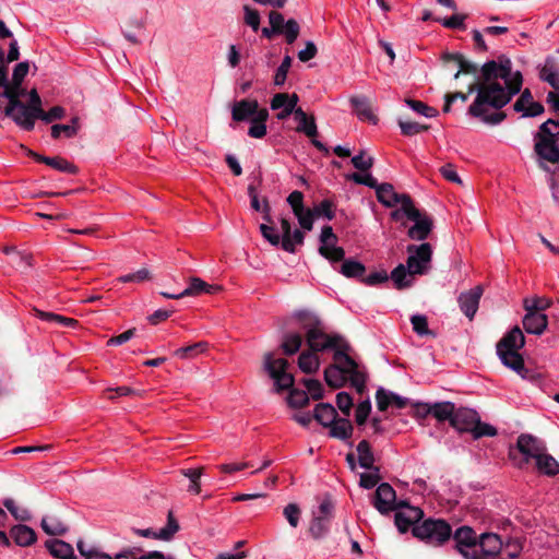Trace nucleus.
Wrapping results in <instances>:
<instances>
[{
    "label": "nucleus",
    "instance_id": "4",
    "mask_svg": "<svg viewBox=\"0 0 559 559\" xmlns=\"http://www.w3.org/2000/svg\"><path fill=\"white\" fill-rule=\"evenodd\" d=\"M525 345V337L519 326L511 329L497 344V355L501 362L522 377L527 371L519 350Z\"/></svg>",
    "mask_w": 559,
    "mask_h": 559
},
{
    "label": "nucleus",
    "instance_id": "44",
    "mask_svg": "<svg viewBox=\"0 0 559 559\" xmlns=\"http://www.w3.org/2000/svg\"><path fill=\"white\" fill-rule=\"evenodd\" d=\"M181 474L189 478L190 480V485L188 487V491L190 493H193V495H199L200 491H201V484H200V478L203 474V468L200 467V468H187V469H182L181 471Z\"/></svg>",
    "mask_w": 559,
    "mask_h": 559
},
{
    "label": "nucleus",
    "instance_id": "63",
    "mask_svg": "<svg viewBox=\"0 0 559 559\" xmlns=\"http://www.w3.org/2000/svg\"><path fill=\"white\" fill-rule=\"evenodd\" d=\"M283 514L292 527H297L300 520V509L296 503H289L284 508Z\"/></svg>",
    "mask_w": 559,
    "mask_h": 559
},
{
    "label": "nucleus",
    "instance_id": "57",
    "mask_svg": "<svg viewBox=\"0 0 559 559\" xmlns=\"http://www.w3.org/2000/svg\"><path fill=\"white\" fill-rule=\"evenodd\" d=\"M151 278L150 271L145 267L140 269L133 273H129L118 277L120 283H142Z\"/></svg>",
    "mask_w": 559,
    "mask_h": 559
},
{
    "label": "nucleus",
    "instance_id": "55",
    "mask_svg": "<svg viewBox=\"0 0 559 559\" xmlns=\"http://www.w3.org/2000/svg\"><path fill=\"white\" fill-rule=\"evenodd\" d=\"M474 439H479L481 437H495L497 435V429L486 423H481L478 417L477 424L474 426L472 432Z\"/></svg>",
    "mask_w": 559,
    "mask_h": 559
},
{
    "label": "nucleus",
    "instance_id": "39",
    "mask_svg": "<svg viewBox=\"0 0 559 559\" xmlns=\"http://www.w3.org/2000/svg\"><path fill=\"white\" fill-rule=\"evenodd\" d=\"M350 103L353 107L357 110V115L360 119L369 120L373 124L377 123V117L373 115L365 97H352Z\"/></svg>",
    "mask_w": 559,
    "mask_h": 559
},
{
    "label": "nucleus",
    "instance_id": "8",
    "mask_svg": "<svg viewBox=\"0 0 559 559\" xmlns=\"http://www.w3.org/2000/svg\"><path fill=\"white\" fill-rule=\"evenodd\" d=\"M407 267L412 274L424 275L431 269L432 248L430 243L408 245Z\"/></svg>",
    "mask_w": 559,
    "mask_h": 559
},
{
    "label": "nucleus",
    "instance_id": "23",
    "mask_svg": "<svg viewBox=\"0 0 559 559\" xmlns=\"http://www.w3.org/2000/svg\"><path fill=\"white\" fill-rule=\"evenodd\" d=\"M522 323L528 334L540 335L547 329L548 318L540 311H528L525 313Z\"/></svg>",
    "mask_w": 559,
    "mask_h": 559
},
{
    "label": "nucleus",
    "instance_id": "59",
    "mask_svg": "<svg viewBox=\"0 0 559 559\" xmlns=\"http://www.w3.org/2000/svg\"><path fill=\"white\" fill-rule=\"evenodd\" d=\"M304 385L307 389L308 396L310 395L313 400H320L323 397L324 389L319 380L305 379Z\"/></svg>",
    "mask_w": 559,
    "mask_h": 559
},
{
    "label": "nucleus",
    "instance_id": "40",
    "mask_svg": "<svg viewBox=\"0 0 559 559\" xmlns=\"http://www.w3.org/2000/svg\"><path fill=\"white\" fill-rule=\"evenodd\" d=\"M331 520L324 519L319 515H313L309 526V533L314 539L323 538L330 530Z\"/></svg>",
    "mask_w": 559,
    "mask_h": 559
},
{
    "label": "nucleus",
    "instance_id": "24",
    "mask_svg": "<svg viewBox=\"0 0 559 559\" xmlns=\"http://www.w3.org/2000/svg\"><path fill=\"white\" fill-rule=\"evenodd\" d=\"M10 537L21 547L31 546L36 542L34 530L24 524L14 525L10 531Z\"/></svg>",
    "mask_w": 559,
    "mask_h": 559
},
{
    "label": "nucleus",
    "instance_id": "11",
    "mask_svg": "<svg viewBox=\"0 0 559 559\" xmlns=\"http://www.w3.org/2000/svg\"><path fill=\"white\" fill-rule=\"evenodd\" d=\"M395 510V525L401 533H406L409 527L418 525L417 522L424 516L420 508L412 507L404 501H400Z\"/></svg>",
    "mask_w": 559,
    "mask_h": 559
},
{
    "label": "nucleus",
    "instance_id": "52",
    "mask_svg": "<svg viewBox=\"0 0 559 559\" xmlns=\"http://www.w3.org/2000/svg\"><path fill=\"white\" fill-rule=\"evenodd\" d=\"M78 549L84 559H112L108 554L97 549V548H86L84 542H78Z\"/></svg>",
    "mask_w": 559,
    "mask_h": 559
},
{
    "label": "nucleus",
    "instance_id": "2",
    "mask_svg": "<svg viewBox=\"0 0 559 559\" xmlns=\"http://www.w3.org/2000/svg\"><path fill=\"white\" fill-rule=\"evenodd\" d=\"M333 365L324 370V380L328 385L338 389L347 380L358 393H362L366 388L367 374L365 368L349 356L348 349H336L333 355Z\"/></svg>",
    "mask_w": 559,
    "mask_h": 559
},
{
    "label": "nucleus",
    "instance_id": "61",
    "mask_svg": "<svg viewBox=\"0 0 559 559\" xmlns=\"http://www.w3.org/2000/svg\"><path fill=\"white\" fill-rule=\"evenodd\" d=\"M371 412V402L369 399L361 401L355 412V419L358 426H362Z\"/></svg>",
    "mask_w": 559,
    "mask_h": 559
},
{
    "label": "nucleus",
    "instance_id": "27",
    "mask_svg": "<svg viewBox=\"0 0 559 559\" xmlns=\"http://www.w3.org/2000/svg\"><path fill=\"white\" fill-rule=\"evenodd\" d=\"M269 119V111L266 108H262L255 117L250 119V127L248 129V135L253 139H262L266 134L265 122Z\"/></svg>",
    "mask_w": 559,
    "mask_h": 559
},
{
    "label": "nucleus",
    "instance_id": "31",
    "mask_svg": "<svg viewBox=\"0 0 559 559\" xmlns=\"http://www.w3.org/2000/svg\"><path fill=\"white\" fill-rule=\"evenodd\" d=\"M314 419L324 427H329L337 417L336 409L330 403H320L313 413Z\"/></svg>",
    "mask_w": 559,
    "mask_h": 559
},
{
    "label": "nucleus",
    "instance_id": "33",
    "mask_svg": "<svg viewBox=\"0 0 559 559\" xmlns=\"http://www.w3.org/2000/svg\"><path fill=\"white\" fill-rule=\"evenodd\" d=\"M358 464L361 468L371 469L374 466V455L370 443L367 440H361L357 444Z\"/></svg>",
    "mask_w": 559,
    "mask_h": 559
},
{
    "label": "nucleus",
    "instance_id": "12",
    "mask_svg": "<svg viewBox=\"0 0 559 559\" xmlns=\"http://www.w3.org/2000/svg\"><path fill=\"white\" fill-rule=\"evenodd\" d=\"M457 551L466 559H481L478 556L475 532L468 526H462L454 533Z\"/></svg>",
    "mask_w": 559,
    "mask_h": 559
},
{
    "label": "nucleus",
    "instance_id": "17",
    "mask_svg": "<svg viewBox=\"0 0 559 559\" xmlns=\"http://www.w3.org/2000/svg\"><path fill=\"white\" fill-rule=\"evenodd\" d=\"M178 531V521L173 515V512H168L167 524L163 528H136L134 530V533L141 537L154 538L159 540H170Z\"/></svg>",
    "mask_w": 559,
    "mask_h": 559
},
{
    "label": "nucleus",
    "instance_id": "30",
    "mask_svg": "<svg viewBox=\"0 0 559 559\" xmlns=\"http://www.w3.org/2000/svg\"><path fill=\"white\" fill-rule=\"evenodd\" d=\"M219 289V286L210 285L199 277H192L190 280L189 286L181 292V295H185L186 297L200 295L202 293L215 294Z\"/></svg>",
    "mask_w": 559,
    "mask_h": 559
},
{
    "label": "nucleus",
    "instance_id": "18",
    "mask_svg": "<svg viewBox=\"0 0 559 559\" xmlns=\"http://www.w3.org/2000/svg\"><path fill=\"white\" fill-rule=\"evenodd\" d=\"M516 447L521 454H523L526 463L532 459L536 460L546 451L544 442L532 435H521L518 438Z\"/></svg>",
    "mask_w": 559,
    "mask_h": 559
},
{
    "label": "nucleus",
    "instance_id": "49",
    "mask_svg": "<svg viewBox=\"0 0 559 559\" xmlns=\"http://www.w3.org/2000/svg\"><path fill=\"white\" fill-rule=\"evenodd\" d=\"M206 348V344L203 342L195 343L189 346L180 347L175 350V356L180 359H187L194 357L199 353L203 352Z\"/></svg>",
    "mask_w": 559,
    "mask_h": 559
},
{
    "label": "nucleus",
    "instance_id": "54",
    "mask_svg": "<svg viewBox=\"0 0 559 559\" xmlns=\"http://www.w3.org/2000/svg\"><path fill=\"white\" fill-rule=\"evenodd\" d=\"M368 471L367 473L360 474L359 485L365 489L373 488L380 480L378 467L373 466V468Z\"/></svg>",
    "mask_w": 559,
    "mask_h": 559
},
{
    "label": "nucleus",
    "instance_id": "32",
    "mask_svg": "<svg viewBox=\"0 0 559 559\" xmlns=\"http://www.w3.org/2000/svg\"><path fill=\"white\" fill-rule=\"evenodd\" d=\"M455 406L451 402L435 403L428 407V413L431 414L435 418L440 421L450 420V424H452Z\"/></svg>",
    "mask_w": 559,
    "mask_h": 559
},
{
    "label": "nucleus",
    "instance_id": "46",
    "mask_svg": "<svg viewBox=\"0 0 559 559\" xmlns=\"http://www.w3.org/2000/svg\"><path fill=\"white\" fill-rule=\"evenodd\" d=\"M405 103L412 110L426 118H432L438 115L437 109L429 107L428 105L420 100L406 99Z\"/></svg>",
    "mask_w": 559,
    "mask_h": 559
},
{
    "label": "nucleus",
    "instance_id": "62",
    "mask_svg": "<svg viewBox=\"0 0 559 559\" xmlns=\"http://www.w3.org/2000/svg\"><path fill=\"white\" fill-rule=\"evenodd\" d=\"M352 164L356 169L367 171L373 166V158L371 156H367L365 152L361 151L352 158Z\"/></svg>",
    "mask_w": 559,
    "mask_h": 559
},
{
    "label": "nucleus",
    "instance_id": "41",
    "mask_svg": "<svg viewBox=\"0 0 559 559\" xmlns=\"http://www.w3.org/2000/svg\"><path fill=\"white\" fill-rule=\"evenodd\" d=\"M318 356L312 352H304L298 358V367L305 373H313L319 369Z\"/></svg>",
    "mask_w": 559,
    "mask_h": 559
},
{
    "label": "nucleus",
    "instance_id": "43",
    "mask_svg": "<svg viewBox=\"0 0 559 559\" xmlns=\"http://www.w3.org/2000/svg\"><path fill=\"white\" fill-rule=\"evenodd\" d=\"M301 344V335L297 332H289L283 338L282 348L286 355H293L300 349Z\"/></svg>",
    "mask_w": 559,
    "mask_h": 559
},
{
    "label": "nucleus",
    "instance_id": "58",
    "mask_svg": "<svg viewBox=\"0 0 559 559\" xmlns=\"http://www.w3.org/2000/svg\"><path fill=\"white\" fill-rule=\"evenodd\" d=\"M309 402L308 393L304 390L293 389L288 396V404L292 407H304Z\"/></svg>",
    "mask_w": 559,
    "mask_h": 559
},
{
    "label": "nucleus",
    "instance_id": "7",
    "mask_svg": "<svg viewBox=\"0 0 559 559\" xmlns=\"http://www.w3.org/2000/svg\"><path fill=\"white\" fill-rule=\"evenodd\" d=\"M406 207H404L402 217L406 216L414 222V225L407 231L408 237L418 241L425 240L432 229V219L427 214L417 210L412 199H406Z\"/></svg>",
    "mask_w": 559,
    "mask_h": 559
},
{
    "label": "nucleus",
    "instance_id": "20",
    "mask_svg": "<svg viewBox=\"0 0 559 559\" xmlns=\"http://www.w3.org/2000/svg\"><path fill=\"white\" fill-rule=\"evenodd\" d=\"M477 547L480 549L478 556L485 559L486 557H495L500 554L503 543L498 534L483 533L479 536Z\"/></svg>",
    "mask_w": 559,
    "mask_h": 559
},
{
    "label": "nucleus",
    "instance_id": "25",
    "mask_svg": "<svg viewBox=\"0 0 559 559\" xmlns=\"http://www.w3.org/2000/svg\"><path fill=\"white\" fill-rule=\"evenodd\" d=\"M295 120L298 122L297 132L306 134L308 138H314L318 134V128L313 117H308L302 108H298L294 114Z\"/></svg>",
    "mask_w": 559,
    "mask_h": 559
},
{
    "label": "nucleus",
    "instance_id": "26",
    "mask_svg": "<svg viewBox=\"0 0 559 559\" xmlns=\"http://www.w3.org/2000/svg\"><path fill=\"white\" fill-rule=\"evenodd\" d=\"M45 545L50 555L55 558L75 559L73 547L61 539H50L47 540Z\"/></svg>",
    "mask_w": 559,
    "mask_h": 559
},
{
    "label": "nucleus",
    "instance_id": "38",
    "mask_svg": "<svg viewBox=\"0 0 559 559\" xmlns=\"http://www.w3.org/2000/svg\"><path fill=\"white\" fill-rule=\"evenodd\" d=\"M35 316L46 322H51L64 326L74 328L78 324V321L72 318H67L57 313L46 312L39 309H34Z\"/></svg>",
    "mask_w": 559,
    "mask_h": 559
},
{
    "label": "nucleus",
    "instance_id": "47",
    "mask_svg": "<svg viewBox=\"0 0 559 559\" xmlns=\"http://www.w3.org/2000/svg\"><path fill=\"white\" fill-rule=\"evenodd\" d=\"M540 79L550 84L555 90L559 91V69L554 66H545L540 70Z\"/></svg>",
    "mask_w": 559,
    "mask_h": 559
},
{
    "label": "nucleus",
    "instance_id": "64",
    "mask_svg": "<svg viewBox=\"0 0 559 559\" xmlns=\"http://www.w3.org/2000/svg\"><path fill=\"white\" fill-rule=\"evenodd\" d=\"M66 110L61 106H55L50 108L48 111L41 110V114H38V119L43 120L45 123H50L55 120H59L64 117Z\"/></svg>",
    "mask_w": 559,
    "mask_h": 559
},
{
    "label": "nucleus",
    "instance_id": "45",
    "mask_svg": "<svg viewBox=\"0 0 559 559\" xmlns=\"http://www.w3.org/2000/svg\"><path fill=\"white\" fill-rule=\"evenodd\" d=\"M319 252L331 262L342 261L345 257L344 249L335 246V243H331L330 246H320Z\"/></svg>",
    "mask_w": 559,
    "mask_h": 559
},
{
    "label": "nucleus",
    "instance_id": "21",
    "mask_svg": "<svg viewBox=\"0 0 559 559\" xmlns=\"http://www.w3.org/2000/svg\"><path fill=\"white\" fill-rule=\"evenodd\" d=\"M535 152L539 158L546 162L552 164L559 162V147L554 139L538 136L535 142Z\"/></svg>",
    "mask_w": 559,
    "mask_h": 559
},
{
    "label": "nucleus",
    "instance_id": "42",
    "mask_svg": "<svg viewBox=\"0 0 559 559\" xmlns=\"http://www.w3.org/2000/svg\"><path fill=\"white\" fill-rule=\"evenodd\" d=\"M41 528L48 535H63L68 530L66 524L56 516L43 518Z\"/></svg>",
    "mask_w": 559,
    "mask_h": 559
},
{
    "label": "nucleus",
    "instance_id": "48",
    "mask_svg": "<svg viewBox=\"0 0 559 559\" xmlns=\"http://www.w3.org/2000/svg\"><path fill=\"white\" fill-rule=\"evenodd\" d=\"M78 119L72 120V124H53L51 127V136L53 139L60 138L63 134L66 138H72L76 134L78 128L75 126Z\"/></svg>",
    "mask_w": 559,
    "mask_h": 559
},
{
    "label": "nucleus",
    "instance_id": "53",
    "mask_svg": "<svg viewBox=\"0 0 559 559\" xmlns=\"http://www.w3.org/2000/svg\"><path fill=\"white\" fill-rule=\"evenodd\" d=\"M559 135V122L552 119H548L546 122L542 123L539 127V132L536 135L538 136H547L548 139H554Z\"/></svg>",
    "mask_w": 559,
    "mask_h": 559
},
{
    "label": "nucleus",
    "instance_id": "13",
    "mask_svg": "<svg viewBox=\"0 0 559 559\" xmlns=\"http://www.w3.org/2000/svg\"><path fill=\"white\" fill-rule=\"evenodd\" d=\"M287 203L292 207V211L296 218L298 219L301 228L306 230H311L313 227V213L310 209L305 207L304 205V194L302 192L295 190L287 197Z\"/></svg>",
    "mask_w": 559,
    "mask_h": 559
},
{
    "label": "nucleus",
    "instance_id": "10",
    "mask_svg": "<svg viewBox=\"0 0 559 559\" xmlns=\"http://www.w3.org/2000/svg\"><path fill=\"white\" fill-rule=\"evenodd\" d=\"M4 115L10 117L20 128L26 131L33 130L35 121L38 119V115L33 112L31 107L16 99L12 100V106L4 108Z\"/></svg>",
    "mask_w": 559,
    "mask_h": 559
},
{
    "label": "nucleus",
    "instance_id": "14",
    "mask_svg": "<svg viewBox=\"0 0 559 559\" xmlns=\"http://www.w3.org/2000/svg\"><path fill=\"white\" fill-rule=\"evenodd\" d=\"M269 22L277 33L285 36L287 44L290 45L297 39L300 27L294 19H289L285 22L282 13L271 11L269 14Z\"/></svg>",
    "mask_w": 559,
    "mask_h": 559
},
{
    "label": "nucleus",
    "instance_id": "51",
    "mask_svg": "<svg viewBox=\"0 0 559 559\" xmlns=\"http://www.w3.org/2000/svg\"><path fill=\"white\" fill-rule=\"evenodd\" d=\"M311 211L313 213V217L314 216H318V217L322 216V217H325L329 221H331L335 216L334 204L332 203V201H330L328 199L321 201Z\"/></svg>",
    "mask_w": 559,
    "mask_h": 559
},
{
    "label": "nucleus",
    "instance_id": "50",
    "mask_svg": "<svg viewBox=\"0 0 559 559\" xmlns=\"http://www.w3.org/2000/svg\"><path fill=\"white\" fill-rule=\"evenodd\" d=\"M290 67H292V57L287 55L283 58L281 64L276 69V72L274 75V85H276V86L284 85Z\"/></svg>",
    "mask_w": 559,
    "mask_h": 559
},
{
    "label": "nucleus",
    "instance_id": "37",
    "mask_svg": "<svg viewBox=\"0 0 559 559\" xmlns=\"http://www.w3.org/2000/svg\"><path fill=\"white\" fill-rule=\"evenodd\" d=\"M443 59L445 61H454L459 66V71L454 74V79L460 76V73H476L477 66L465 60L460 53H444Z\"/></svg>",
    "mask_w": 559,
    "mask_h": 559
},
{
    "label": "nucleus",
    "instance_id": "28",
    "mask_svg": "<svg viewBox=\"0 0 559 559\" xmlns=\"http://www.w3.org/2000/svg\"><path fill=\"white\" fill-rule=\"evenodd\" d=\"M34 157L37 162L44 163L61 173L76 174L78 171V168L74 164L68 162L66 158L62 157H47L38 154H34Z\"/></svg>",
    "mask_w": 559,
    "mask_h": 559
},
{
    "label": "nucleus",
    "instance_id": "6",
    "mask_svg": "<svg viewBox=\"0 0 559 559\" xmlns=\"http://www.w3.org/2000/svg\"><path fill=\"white\" fill-rule=\"evenodd\" d=\"M264 370L274 381L277 392L290 389L294 384V377L287 371L288 361L284 358H276L272 353H266L263 361Z\"/></svg>",
    "mask_w": 559,
    "mask_h": 559
},
{
    "label": "nucleus",
    "instance_id": "60",
    "mask_svg": "<svg viewBox=\"0 0 559 559\" xmlns=\"http://www.w3.org/2000/svg\"><path fill=\"white\" fill-rule=\"evenodd\" d=\"M411 323L413 325V330L419 336H425V335L430 334V331L428 329V321H427V318L425 316H423V314H414V316H412Z\"/></svg>",
    "mask_w": 559,
    "mask_h": 559
},
{
    "label": "nucleus",
    "instance_id": "22",
    "mask_svg": "<svg viewBox=\"0 0 559 559\" xmlns=\"http://www.w3.org/2000/svg\"><path fill=\"white\" fill-rule=\"evenodd\" d=\"M255 99H241L236 102L231 108V117L235 121L250 120L261 111Z\"/></svg>",
    "mask_w": 559,
    "mask_h": 559
},
{
    "label": "nucleus",
    "instance_id": "9",
    "mask_svg": "<svg viewBox=\"0 0 559 559\" xmlns=\"http://www.w3.org/2000/svg\"><path fill=\"white\" fill-rule=\"evenodd\" d=\"M376 194L378 201L385 207H394L400 204V209L393 211L391 213V217L394 221H400L402 218V213L404 212V207H406V199H411L408 194L397 193L394 190V187L391 183H380L376 189Z\"/></svg>",
    "mask_w": 559,
    "mask_h": 559
},
{
    "label": "nucleus",
    "instance_id": "35",
    "mask_svg": "<svg viewBox=\"0 0 559 559\" xmlns=\"http://www.w3.org/2000/svg\"><path fill=\"white\" fill-rule=\"evenodd\" d=\"M535 462L537 469L547 476H555L559 473V463L546 452H543Z\"/></svg>",
    "mask_w": 559,
    "mask_h": 559
},
{
    "label": "nucleus",
    "instance_id": "16",
    "mask_svg": "<svg viewBox=\"0 0 559 559\" xmlns=\"http://www.w3.org/2000/svg\"><path fill=\"white\" fill-rule=\"evenodd\" d=\"M483 287L480 285L463 292L457 297V302L461 311L472 320L479 307V301L483 296Z\"/></svg>",
    "mask_w": 559,
    "mask_h": 559
},
{
    "label": "nucleus",
    "instance_id": "19",
    "mask_svg": "<svg viewBox=\"0 0 559 559\" xmlns=\"http://www.w3.org/2000/svg\"><path fill=\"white\" fill-rule=\"evenodd\" d=\"M478 417L479 415L476 411L461 407L455 409L451 425L461 432H472Z\"/></svg>",
    "mask_w": 559,
    "mask_h": 559
},
{
    "label": "nucleus",
    "instance_id": "56",
    "mask_svg": "<svg viewBox=\"0 0 559 559\" xmlns=\"http://www.w3.org/2000/svg\"><path fill=\"white\" fill-rule=\"evenodd\" d=\"M3 506L19 521H27L31 519L29 512L24 508L17 507L13 499H10V498L5 499L3 501Z\"/></svg>",
    "mask_w": 559,
    "mask_h": 559
},
{
    "label": "nucleus",
    "instance_id": "34",
    "mask_svg": "<svg viewBox=\"0 0 559 559\" xmlns=\"http://www.w3.org/2000/svg\"><path fill=\"white\" fill-rule=\"evenodd\" d=\"M330 435L340 440H347L353 433V425L347 418H335L330 426Z\"/></svg>",
    "mask_w": 559,
    "mask_h": 559
},
{
    "label": "nucleus",
    "instance_id": "15",
    "mask_svg": "<svg viewBox=\"0 0 559 559\" xmlns=\"http://www.w3.org/2000/svg\"><path fill=\"white\" fill-rule=\"evenodd\" d=\"M397 503L395 490L391 485L382 483L377 487L373 506L381 514H388L395 510Z\"/></svg>",
    "mask_w": 559,
    "mask_h": 559
},
{
    "label": "nucleus",
    "instance_id": "1",
    "mask_svg": "<svg viewBox=\"0 0 559 559\" xmlns=\"http://www.w3.org/2000/svg\"><path fill=\"white\" fill-rule=\"evenodd\" d=\"M481 74L484 81L469 87V93L476 90L477 95L467 112L486 124L496 126L506 119V114L498 110L520 93L523 78L520 71H512L509 58L484 63Z\"/></svg>",
    "mask_w": 559,
    "mask_h": 559
},
{
    "label": "nucleus",
    "instance_id": "5",
    "mask_svg": "<svg viewBox=\"0 0 559 559\" xmlns=\"http://www.w3.org/2000/svg\"><path fill=\"white\" fill-rule=\"evenodd\" d=\"M413 535L428 544L439 546L450 539L452 528L444 520L427 519L413 527Z\"/></svg>",
    "mask_w": 559,
    "mask_h": 559
},
{
    "label": "nucleus",
    "instance_id": "36",
    "mask_svg": "<svg viewBox=\"0 0 559 559\" xmlns=\"http://www.w3.org/2000/svg\"><path fill=\"white\" fill-rule=\"evenodd\" d=\"M366 267L359 261L348 259L344 260L340 267V273L347 278H360L365 274Z\"/></svg>",
    "mask_w": 559,
    "mask_h": 559
},
{
    "label": "nucleus",
    "instance_id": "29",
    "mask_svg": "<svg viewBox=\"0 0 559 559\" xmlns=\"http://www.w3.org/2000/svg\"><path fill=\"white\" fill-rule=\"evenodd\" d=\"M415 275L411 273L407 264H399L391 272V280L397 289H403L413 285V277Z\"/></svg>",
    "mask_w": 559,
    "mask_h": 559
},
{
    "label": "nucleus",
    "instance_id": "3",
    "mask_svg": "<svg viewBox=\"0 0 559 559\" xmlns=\"http://www.w3.org/2000/svg\"><path fill=\"white\" fill-rule=\"evenodd\" d=\"M292 320L306 333V341L311 350L334 349L335 352L336 349H349L348 345L344 344L341 337L326 334L321 326L320 320L313 313L297 311Z\"/></svg>",
    "mask_w": 559,
    "mask_h": 559
}]
</instances>
